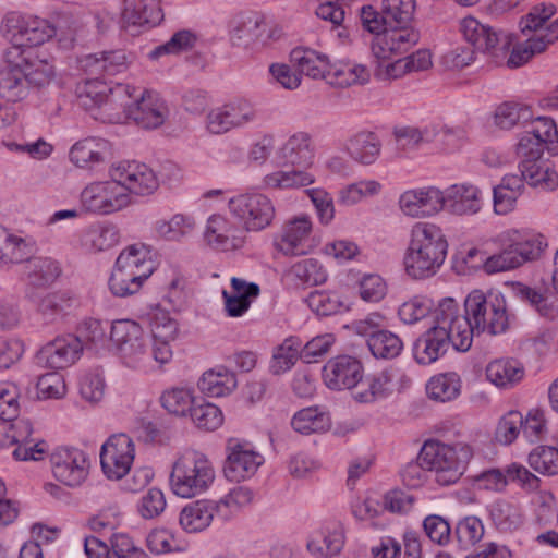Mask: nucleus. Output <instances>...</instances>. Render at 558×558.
I'll return each instance as SVG.
<instances>
[{"label":"nucleus","instance_id":"nucleus-1","mask_svg":"<svg viewBox=\"0 0 558 558\" xmlns=\"http://www.w3.org/2000/svg\"><path fill=\"white\" fill-rule=\"evenodd\" d=\"M137 89L130 85L117 84L109 87L98 80L87 81L78 93L80 105L87 111L104 109L106 112L116 109L117 104L124 97L133 99V102H121L126 119L133 120L143 129H156L163 124L168 114V108L161 99L148 90Z\"/></svg>","mask_w":558,"mask_h":558},{"label":"nucleus","instance_id":"nucleus-2","mask_svg":"<svg viewBox=\"0 0 558 558\" xmlns=\"http://www.w3.org/2000/svg\"><path fill=\"white\" fill-rule=\"evenodd\" d=\"M54 75L51 56H35L32 50L8 47L1 56L0 97L11 102L21 101L33 88L49 85Z\"/></svg>","mask_w":558,"mask_h":558},{"label":"nucleus","instance_id":"nucleus-3","mask_svg":"<svg viewBox=\"0 0 558 558\" xmlns=\"http://www.w3.org/2000/svg\"><path fill=\"white\" fill-rule=\"evenodd\" d=\"M454 328L458 330L460 341L457 342L462 350H469L473 336L487 331L490 335H499L508 329L506 300L502 294L489 292L487 294L475 290L464 301V314L459 313V305L453 299Z\"/></svg>","mask_w":558,"mask_h":558},{"label":"nucleus","instance_id":"nucleus-4","mask_svg":"<svg viewBox=\"0 0 558 558\" xmlns=\"http://www.w3.org/2000/svg\"><path fill=\"white\" fill-rule=\"evenodd\" d=\"M448 242L442 230L429 222H417L411 230V240L403 264L412 279L435 276L446 260Z\"/></svg>","mask_w":558,"mask_h":558},{"label":"nucleus","instance_id":"nucleus-5","mask_svg":"<svg viewBox=\"0 0 558 558\" xmlns=\"http://www.w3.org/2000/svg\"><path fill=\"white\" fill-rule=\"evenodd\" d=\"M283 166L292 170H279L267 174L265 185L270 189H298L314 182V177L305 170L313 163L314 148L308 133L298 132L291 135L278 151Z\"/></svg>","mask_w":558,"mask_h":558},{"label":"nucleus","instance_id":"nucleus-6","mask_svg":"<svg viewBox=\"0 0 558 558\" xmlns=\"http://www.w3.org/2000/svg\"><path fill=\"white\" fill-rule=\"evenodd\" d=\"M454 304L452 298H445L435 308L434 326L418 337L413 345V356L421 365H429L445 355L450 345L457 351L465 352L457 342L460 341L454 328Z\"/></svg>","mask_w":558,"mask_h":558},{"label":"nucleus","instance_id":"nucleus-7","mask_svg":"<svg viewBox=\"0 0 558 558\" xmlns=\"http://www.w3.org/2000/svg\"><path fill=\"white\" fill-rule=\"evenodd\" d=\"M556 9L553 4H539L520 22L521 31H533L534 34L525 41L513 46L506 57L508 68L514 69L526 63L533 56L545 51L548 45L558 39V20L553 21L548 26L543 25L549 20Z\"/></svg>","mask_w":558,"mask_h":558},{"label":"nucleus","instance_id":"nucleus-8","mask_svg":"<svg viewBox=\"0 0 558 558\" xmlns=\"http://www.w3.org/2000/svg\"><path fill=\"white\" fill-rule=\"evenodd\" d=\"M215 471L209 460L198 451H186L173 464L170 474L172 492L192 498L205 492L214 482Z\"/></svg>","mask_w":558,"mask_h":558},{"label":"nucleus","instance_id":"nucleus-9","mask_svg":"<svg viewBox=\"0 0 558 558\" xmlns=\"http://www.w3.org/2000/svg\"><path fill=\"white\" fill-rule=\"evenodd\" d=\"M1 32L10 41V47L19 50H32L35 56H49L37 49L56 35V27L47 20L38 16L8 13L2 23Z\"/></svg>","mask_w":558,"mask_h":558},{"label":"nucleus","instance_id":"nucleus-10","mask_svg":"<svg viewBox=\"0 0 558 558\" xmlns=\"http://www.w3.org/2000/svg\"><path fill=\"white\" fill-rule=\"evenodd\" d=\"M110 340L128 367L137 368L153 359L149 339L134 320L121 319L111 323Z\"/></svg>","mask_w":558,"mask_h":558},{"label":"nucleus","instance_id":"nucleus-11","mask_svg":"<svg viewBox=\"0 0 558 558\" xmlns=\"http://www.w3.org/2000/svg\"><path fill=\"white\" fill-rule=\"evenodd\" d=\"M110 175L111 180L93 182L82 191L81 203L86 211L110 215L130 204V195L121 183V174H116L112 168Z\"/></svg>","mask_w":558,"mask_h":558},{"label":"nucleus","instance_id":"nucleus-12","mask_svg":"<svg viewBox=\"0 0 558 558\" xmlns=\"http://www.w3.org/2000/svg\"><path fill=\"white\" fill-rule=\"evenodd\" d=\"M461 32L474 50L483 52L494 63L500 64L506 60L511 47L509 34L482 24L472 16L461 21Z\"/></svg>","mask_w":558,"mask_h":558},{"label":"nucleus","instance_id":"nucleus-13","mask_svg":"<svg viewBox=\"0 0 558 558\" xmlns=\"http://www.w3.org/2000/svg\"><path fill=\"white\" fill-rule=\"evenodd\" d=\"M229 209L247 231H260L275 218V206L271 199L258 193L232 197L229 201Z\"/></svg>","mask_w":558,"mask_h":558},{"label":"nucleus","instance_id":"nucleus-14","mask_svg":"<svg viewBox=\"0 0 558 558\" xmlns=\"http://www.w3.org/2000/svg\"><path fill=\"white\" fill-rule=\"evenodd\" d=\"M414 11V0H383L380 12L375 11L372 5L362 7L361 21L369 33L379 34L387 26L408 25Z\"/></svg>","mask_w":558,"mask_h":558},{"label":"nucleus","instance_id":"nucleus-15","mask_svg":"<svg viewBox=\"0 0 558 558\" xmlns=\"http://www.w3.org/2000/svg\"><path fill=\"white\" fill-rule=\"evenodd\" d=\"M558 144V131L553 119L538 117L526 124L517 145V153L522 158H541L547 148L554 155Z\"/></svg>","mask_w":558,"mask_h":558},{"label":"nucleus","instance_id":"nucleus-16","mask_svg":"<svg viewBox=\"0 0 558 558\" xmlns=\"http://www.w3.org/2000/svg\"><path fill=\"white\" fill-rule=\"evenodd\" d=\"M50 464L54 478L69 487L81 486L88 475V457L78 448L54 449L50 454Z\"/></svg>","mask_w":558,"mask_h":558},{"label":"nucleus","instance_id":"nucleus-17","mask_svg":"<svg viewBox=\"0 0 558 558\" xmlns=\"http://www.w3.org/2000/svg\"><path fill=\"white\" fill-rule=\"evenodd\" d=\"M84 344L80 337L68 333L46 343L35 355L38 366L63 369L74 364L82 355Z\"/></svg>","mask_w":558,"mask_h":558},{"label":"nucleus","instance_id":"nucleus-18","mask_svg":"<svg viewBox=\"0 0 558 558\" xmlns=\"http://www.w3.org/2000/svg\"><path fill=\"white\" fill-rule=\"evenodd\" d=\"M227 451L223 473L228 480L233 482L252 477L264 461L259 453L241 444L238 439L228 440Z\"/></svg>","mask_w":558,"mask_h":558},{"label":"nucleus","instance_id":"nucleus-19","mask_svg":"<svg viewBox=\"0 0 558 558\" xmlns=\"http://www.w3.org/2000/svg\"><path fill=\"white\" fill-rule=\"evenodd\" d=\"M323 378L333 390L354 388L363 378L362 363L351 355H338L325 364Z\"/></svg>","mask_w":558,"mask_h":558},{"label":"nucleus","instance_id":"nucleus-20","mask_svg":"<svg viewBox=\"0 0 558 558\" xmlns=\"http://www.w3.org/2000/svg\"><path fill=\"white\" fill-rule=\"evenodd\" d=\"M33 427L29 421L19 420L12 424H8L7 437L8 447L16 445L13 451V457L20 461L34 460L39 461L44 459L47 451L45 441H35L31 438Z\"/></svg>","mask_w":558,"mask_h":558},{"label":"nucleus","instance_id":"nucleus-21","mask_svg":"<svg viewBox=\"0 0 558 558\" xmlns=\"http://www.w3.org/2000/svg\"><path fill=\"white\" fill-rule=\"evenodd\" d=\"M312 231V222L307 216L294 217L283 223L274 240L277 251L289 256L306 254L305 240Z\"/></svg>","mask_w":558,"mask_h":558},{"label":"nucleus","instance_id":"nucleus-22","mask_svg":"<svg viewBox=\"0 0 558 558\" xmlns=\"http://www.w3.org/2000/svg\"><path fill=\"white\" fill-rule=\"evenodd\" d=\"M399 205L407 216H432L445 208L444 192L436 187L410 190L400 196Z\"/></svg>","mask_w":558,"mask_h":558},{"label":"nucleus","instance_id":"nucleus-23","mask_svg":"<svg viewBox=\"0 0 558 558\" xmlns=\"http://www.w3.org/2000/svg\"><path fill=\"white\" fill-rule=\"evenodd\" d=\"M116 174H121V183L125 186V193L136 195H150L159 186V181L154 170L145 163L135 161L120 163L113 168Z\"/></svg>","mask_w":558,"mask_h":558},{"label":"nucleus","instance_id":"nucleus-24","mask_svg":"<svg viewBox=\"0 0 558 558\" xmlns=\"http://www.w3.org/2000/svg\"><path fill=\"white\" fill-rule=\"evenodd\" d=\"M26 298L36 306L38 314L47 324L64 317L75 305L74 296L68 291L41 294L36 290H26Z\"/></svg>","mask_w":558,"mask_h":558},{"label":"nucleus","instance_id":"nucleus-25","mask_svg":"<svg viewBox=\"0 0 558 558\" xmlns=\"http://www.w3.org/2000/svg\"><path fill=\"white\" fill-rule=\"evenodd\" d=\"M266 31L267 25L259 13H240L231 22V43L233 46L247 48L260 41Z\"/></svg>","mask_w":558,"mask_h":558},{"label":"nucleus","instance_id":"nucleus-26","mask_svg":"<svg viewBox=\"0 0 558 558\" xmlns=\"http://www.w3.org/2000/svg\"><path fill=\"white\" fill-rule=\"evenodd\" d=\"M153 342V360L160 365L172 359L170 341L174 340L178 333V323L166 313L154 316L150 323Z\"/></svg>","mask_w":558,"mask_h":558},{"label":"nucleus","instance_id":"nucleus-27","mask_svg":"<svg viewBox=\"0 0 558 558\" xmlns=\"http://www.w3.org/2000/svg\"><path fill=\"white\" fill-rule=\"evenodd\" d=\"M504 238L510 242L520 265L538 259L547 247L545 236L533 231L510 229L504 232Z\"/></svg>","mask_w":558,"mask_h":558},{"label":"nucleus","instance_id":"nucleus-28","mask_svg":"<svg viewBox=\"0 0 558 558\" xmlns=\"http://www.w3.org/2000/svg\"><path fill=\"white\" fill-rule=\"evenodd\" d=\"M163 20L159 0H125L122 21L125 27L158 25Z\"/></svg>","mask_w":558,"mask_h":558},{"label":"nucleus","instance_id":"nucleus-29","mask_svg":"<svg viewBox=\"0 0 558 558\" xmlns=\"http://www.w3.org/2000/svg\"><path fill=\"white\" fill-rule=\"evenodd\" d=\"M445 208L456 215H474L481 210V191L471 184H454L444 193Z\"/></svg>","mask_w":558,"mask_h":558},{"label":"nucleus","instance_id":"nucleus-30","mask_svg":"<svg viewBox=\"0 0 558 558\" xmlns=\"http://www.w3.org/2000/svg\"><path fill=\"white\" fill-rule=\"evenodd\" d=\"M61 274L58 262L46 256H33L24 265L26 290H36L51 286Z\"/></svg>","mask_w":558,"mask_h":558},{"label":"nucleus","instance_id":"nucleus-31","mask_svg":"<svg viewBox=\"0 0 558 558\" xmlns=\"http://www.w3.org/2000/svg\"><path fill=\"white\" fill-rule=\"evenodd\" d=\"M109 156V142L99 137L82 140L70 150V160L80 168H93L95 165L105 162Z\"/></svg>","mask_w":558,"mask_h":558},{"label":"nucleus","instance_id":"nucleus-32","mask_svg":"<svg viewBox=\"0 0 558 558\" xmlns=\"http://www.w3.org/2000/svg\"><path fill=\"white\" fill-rule=\"evenodd\" d=\"M440 132L446 136L456 135L460 137L463 134V130L461 129H453L446 125L440 126L439 124H429L424 129L403 126L396 129L393 134L396 140L402 145L403 149H413L417 148L423 143L433 142Z\"/></svg>","mask_w":558,"mask_h":558},{"label":"nucleus","instance_id":"nucleus-33","mask_svg":"<svg viewBox=\"0 0 558 558\" xmlns=\"http://www.w3.org/2000/svg\"><path fill=\"white\" fill-rule=\"evenodd\" d=\"M290 62L301 75L311 78H325L330 73V62L327 54L310 48L296 47L290 52Z\"/></svg>","mask_w":558,"mask_h":558},{"label":"nucleus","instance_id":"nucleus-34","mask_svg":"<svg viewBox=\"0 0 558 558\" xmlns=\"http://www.w3.org/2000/svg\"><path fill=\"white\" fill-rule=\"evenodd\" d=\"M473 456L472 449L465 444L449 445V453L441 462V469L435 481L440 485L456 483L464 473L469 461Z\"/></svg>","mask_w":558,"mask_h":558},{"label":"nucleus","instance_id":"nucleus-35","mask_svg":"<svg viewBox=\"0 0 558 558\" xmlns=\"http://www.w3.org/2000/svg\"><path fill=\"white\" fill-rule=\"evenodd\" d=\"M486 377L497 387L511 388L524 377V367L518 360L499 359L487 365Z\"/></svg>","mask_w":558,"mask_h":558},{"label":"nucleus","instance_id":"nucleus-36","mask_svg":"<svg viewBox=\"0 0 558 558\" xmlns=\"http://www.w3.org/2000/svg\"><path fill=\"white\" fill-rule=\"evenodd\" d=\"M380 147V141L375 133L363 131L347 141L345 151L353 160L371 165L377 159Z\"/></svg>","mask_w":558,"mask_h":558},{"label":"nucleus","instance_id":"nucleus-37","mask_svg":"<svg viewBox=\"0 0 558 558\" xmlns=\"http://www.w3.org/2000/svg\"><path fill=\"white\" fill-rule=\"evenodd\" d=\"M197 385L199 390L209 397H223L236 388L238 380L234 373L220 366L205 372Z\"/></svg>","mask_w":558,"mask_h":558},{"label":"nucleus","instance_id":"nucleus-38","mask_svg":"<svg viewBox=\"0 0 558 558\" xmlns=\"http://www.w3.org/2000/svg\"><path fill=\"white\" fill-rule=\"evenodd\" d=\"M90 73L114 75L128 68V57L124 50L101 51L88 54L84 59V65Z\"/></svg>","mask_w":558,"mask_h":558},{"label":"nucleus","instance_id":"nucleus-39","mask_svg":"<svg viewBox=\"0 0 558 558\" xmlns=\"http://www.w3.org/2000/svg\"><path fill=\"white\" fill-rule=\"evenodd\" d=\"M432 65V56L428 50L421 49L405 59L388 63L385 70L376 69L375 76L378 78L398 77L408 72H417L427 70Z\"/></svg>","mask_w":558,"mask_h":558},{"label":"nucleus","instance_id":"nucleus-40","mask_svg":"<svg viewBox=\"0 0 558 558\" xmlns=\"http://www.w3.org/2000/svg\"><path fill=\"white\" fill-rule=\"evenodd\" d=\"M344 544L341 529H323L313 534L307 543V549L317 557H332L338 555Z\"/></svg>","mask_w":558,"mask_h":558},{"label":"nucleus","instance_id":"nucleus-41","mask_svg":"<svg viewBox=\"0 0 558 558\" xmlns=\"http://www.w3.org/2000/svg\"><path fill=\"white\" fill-rule=\"evenodd\" d=\"M147 278L145 272L128 271L116 265L109 278V289L114 296L126 298L137 293Z\"/></svg>","mask_w":558,"mask_h":558},{"label":"nucleus","instance_id":"nucleus-42","mask_svg":"<svg viewBox=\"0 0 558 558\" xmlns=\"http://www.w3.org/2000/svg\"><path fill=\"white\" fill-rule=\"evenodd\" d=\"M233 228L220 215H213L207 220L204 239L215 250L228 251L235 247Z\"/></svg>","mask_w":558,"mask_h":558},{"label":"nucleus","instance_id":"nucleus-43","mask_svg":"<svg viewBox=\"0 0 558 558\" xmlns=\"http://www.w3.org/2000/svg\"><path fill=\"white\" fill-rule=\"evenodd\" d=\"M179 521L181 526L190 533L206 529L213 521L210 500H197L184 507Z\"/></svg>","mask_w":558,"mask_h":558},{"label":"nucleus","instance_id":"nucleus-44","mask_svg":"<svg viewBox=\"0 0 558 558\" xmlns=\"http://www.w3.org/2000/svg\"><path fill=\"white\" fill-rule=\"evenodd\" d=\"M291 426L295 432L305 435L324 432L330 427V417L317 407L305 408L293 415Z\"/></svg>","mask_w":558,"mask_h":558},{"label":"nucleus","instance_id":"nucleus-45","mask_svg":"<svg viewBox=\"0 0 558 558\" xmlns=\"http://www.w3.org/2000/svg\"><path fill=\"white\" fill-rule=\"evenodd\" d=\"M371 353L376 359L391 360L400 355L403 342L400 337L389 330L383 329L371 335L366 340Z\"/></svg>","mask_w":558,"mask_h":558},{"label":"nucleus","instance_id":"nucleus-46","mask_svg":"<svg viewBox=\"0 0 558 558\" xmlns=\"http://www.w3.org/2000/svg\"><path fill=\"white\" fill-rule=\"evenodd\" d=\"M460 377L456 373L434 376L426 385L428 397L440 402H447L457 398L460 393Z\"/></svg>","mask_w":558,"mask_h":558},{"label":"nucleus","instance_id":"nucleus-47","mask_svg":"<svg viewBox=\"0 0 558 558\" xmlns=\"http://www.w3.org/2000/svg\"><path fill=\"white\" fill-rule=\"evenodd\" d=\"M532 117L530 107L512 101L499 105L494 116L496 125L505 130L511 129L517 124L529 123Z\"/></svg>","mask_w":558,"mask_h":558},{"label":"nucleus","instance_id":"nucleus-48","mask_svg":"<svg viewBox=\"0 0 558 558\" xmlns=\"http://www.w3.org/2000/svg\"><path fill=\"white\" fill-rule=\"evenodd\" d=\"M231 123L234 129H241L248 124H255L262 121V114L258 107L244 98L235 99L225 104Z\"/></svg>","mask_w":558,"mask_h":558},{"label":"nucleus","instance_id":"nucleus-49","mask_svg":"<svg viewBox=\"0 0 558 558\" xmlns=\"http://www.w3.org/2000/svg\"><path fill=\"white\" fill-rule=\"evenodd\" d=\"M501 250L484 259L483 268L487 274L507 271L520 267L515 252L510 247V242L504 238V232L498 236Z\"/></svg>","mask_w":558,"mask_h":558},{"label":"nucleus","instance_id":"nucleus-50","mask_svg":"<svg viewBox=\"0 0 558 558\" xmlns=\"http://www.w3.org/2000/svg\"><path fill=\"white\" fill-rule=\"evenodd\" d=\"M529 465L543 475L558 473V449L551 446H537L527 457Z\"/></svg>","mask_w":558,"mask_h":558},{"label":"nucleus","instance_id":"nucleus-51","mask_svg":"<svg viewBox=\"0 0 558 558\" xmlns=\"http://www.w3.org/2000/svg\"><path fill=\"white\" fill-rule=\"evenodd\" d=\"M162 407L174 415L184 416L193 409L196 399L190 389L172 388L165 391L160 398Z\"/></svg>","mask_w":558,"mask_h":558},{"label":"nucleus","instance_id":"nucleus-52","mask_svg":"<svg viewBox=\"0 0 558 558\" xmlns=\"http://www.w3.org/2000/svg\"><path fill=\"white\" fill-rule=\"evenodd\" d=\"M380 33L386 36L384 44L391 45L396 56L407 52L420 39V34L408 25L387 26Z\"/></svg>","mask_w":558,"mask_h":558},{"label":"nucleus","instance_id":"nucleus-53","mask_svg":"<svg viewBox=\"0 0 558 558\" xmlns=\"http://www.w3.org/2000/svg\"><path fill=\"white\" fill-rule=\"evenodd\" d=\"M194 226L195 221L191 216L177 214L169 221H157L155 228L160 236L170 241H179L190 233Z\"/></svg>","mask_w":558,"mask_h":558},{"label":"nucleus","instance_id":"nucleus-54","mask_svg":"<svg viewBox=\"0 0 558 558\" xmlns=\"http://www.w3.org/2000/svg\"><path fill=\"white\" fill-rule=\"evenodd\" d=\"M446 452L449 453V445L439 440H427L418 453V463L422 468L434 471L435 477H437L441 469V462L446 460Z\"/></svg>","mask_w":558,"mask_h":558},{"label":"nucleus","instance_id":"nucleus-55","mask_svg":"<svg viewBox=\"0 0 558 558\" xmlns=\"http://www.w3.org/2000/svg\"><path fill=\"white\" fill-rule=\"evenodd\" d=\"M514 293L518 299L531 305L542 316H549L551 314V306L548 304L547 288H532L518 283L514 288Z\"/></svg>","mask_w":558,"mask_h":558},{"label":"nucleus","instance_id":"nucleus-56","mask_svg":"<svg viewBox=\"0 0 558 558\" xmlns=\"http://www.w3.org/2000/svg\"><path fill=\"white\" fill-rule=\"evenodd\" d=\"M108 327H111L109 322H101L95 318L84 320L78 329V337L83 341L84 349L89 350L102 347L106 341Z\"/></svg>","mask_w":558,"mask_h":558},{"label":"nucleus","instance_id":"nucleus-57","mask_svg":"<svg viewBox=\"0 0 558 558\" xmlns=\"http://www.w3.org/2000/svg\"><path fill=\"white\" fill-rule=\"evenodd\" d=\"M190 416L198 428L205 430L217 429L223 421L222 412L218 407L211 403L195 402L193 409L190 412Z\"/></svg>","mask_w":558,"mask_h":558},{"label":"nucleus","instance_id":"nucleus-58","mask_svg":"<svg viewBox=\"0 0 558 558\" xmlns=\"http://www.w3.org/2000/svg\"><path fill=\"white\" fill-rule=\"evenodd\" d=\"M197 40V36L190 29H181L172 35V37L163 45L155 48L150 57L158 58L165 53H180L183 51H187L195 46Z\"/></svg>","mask_w":558,"mask_h":558},{"label":"nucleus","instance_id":"nucleus-59","mask_svg":"<svg viewBox=\"0 0 558 558\" xmlns=\"http://www.w3.org/2000/svg\"><path fill=\"white\" fill-rule=\"evenodd\" d=\"M522 432V414L519 411H509L498 422L495 439L499 444H512Z\"/></svg>","mask_w":558,"mask_h":558},{"label":"nucleus","instance_id":"nucleus-60","mask_svg":"<svg viewBox=\"0 0 558 558\" xmlns=\"http://www.w3.org/2000/svg\"><path fill=\"white\" fill-rule=\"evenodd\" d=\"M456 536L463 547L473 546L484 536V524L475 515H469L460 520L456 526Z\"/></svg>","mask_w":558,"mask_h":558},{"label":"nucleus","instance_id":"nucleus-61","mask_svg":"<svg viewBox=\"0 0 558 558\" xmlns=\"http://www.w3.org/2000/svg\"><path fill=\"white\" fill-rule=\"evenodd\" d=\"M146 255L142 248L131 245L120 253L116 265L128 271L145 272L146 277L151 274L150 263L146 262Z\"/></svg>","mask_w":558,"mask_h":558},{"label":"nucleus","instance_id":"nucleus-62","mask_svg":"<svg viewBox=\"0 0 558 558\" xmlns=\"http://www.w3.org/2000/svg\"><path fill=\"white\" fill-rule=\"evenodd\" d=\"M20 390L13 383L0 384V417L4 422L13 421L19 415Z\"/></svg>","mask_w":558,"mask_h":558},{"label":"nucleus","instance_id":"nucleus-63","mask_svg":"<svg viewBox=\"0 0 558 558\" xmlns=\"http://www.w3.org/2000/svg\"><path fill=\"white\" fill-rule=\"evenodd\" d=\"M38 399H60L65 395V383L57 372L40 376L36 383Z\"/></svg>","mask_w":558,"mask_h":558},{"label":"nucleus","instance_id":"nucleus-64","mask_svg":"<svg viewBox=\"0 0 558 558\" xmlns=\"http://www.w3.org/2000/svg\"><path fill=\"white\" fill-rule=\"evenodd\" d=\"M291 271L302 282L307 284H320L327 279L326 271L319 265L318 260L314 258H307L294 264Z\"/></svg>","mask_w":558,"mask_h":558}]
</instances>
